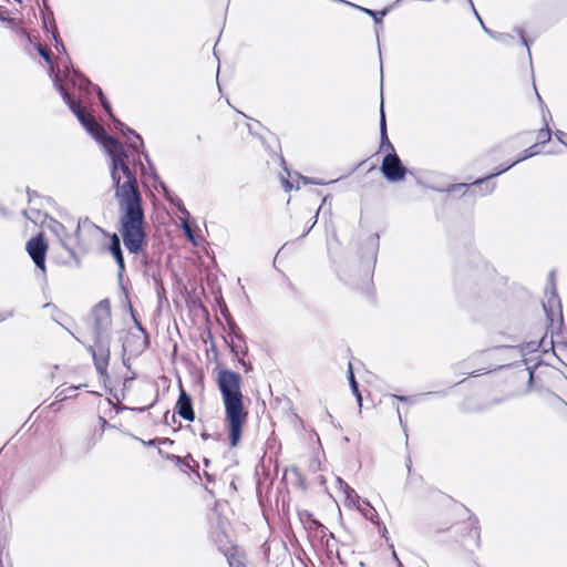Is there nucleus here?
<instances>
[{
  "label": "nucleus",
  "instance_id": "nucleus-43",
  "mask_svg": "<svg viewBox=\"0 0 567 567\" xmlns=\"http://www.w3.org/2000/svg\"><path fill=\"white\" fill-rule=\"evenodd\" d=\"M432 189H437V190H442L441 188L439 187H435V186H430Z\"/></svg>",
  "mask_w": 567,
  "mask_h": 567
},
{
  "label": "nucleus",
  "instance_id": "nucleus-27",
  "mask_svg": "<svg viewBox=\"0 0 567 567\" xmlns=\"http://www.w3.org/2000/svg\"><path fill=\"white\" fill-rule=\"evenodd\" d=\"M131 315H132V318L134 320V323H135V327L143 333H145V330L144 328L142 327L141 322L138 321V319L136 318V315H135V311L133 310V308L131 307Z\"/></svg>",
  "mask_w": 567,
  "mask_h": 567
},
{
  "label": "nucleus",
  "instance_id": "nucleus-15",
  "mask_svg": "<svg viewBox=\"0 0 567 567\" xmlns=\"http://www.w3.org/2000/svg\"><path fill=\"white\" fill-rule=\"evenodd\" d=\"M300 182L305 185L307 184H321L320 182H316L315 179H281V186L286 192H290L291 189L300 188Z\"/></svg>",
  "mask_w": 567,
  "mask_h": 567
},
{
  "label": "nucleus",
  "instance_id": "nucleus-37",
  "mask_svg": "<svg viewBox=\"0 0 567 567\" xmlns=\"http://www.w3.org/2000/svg\"><path fill=\"white\" fill-rule=\"evenodd\" d=\"M518 31H519V35L522 38L523 44L528 47V42H527L526 38L524 37L523 32L520 30H518ZM527 50H529V48H527ZM528 53L530 54V51H528Z\"/></svg>",
  "mask_w": 567,
  "mask_h": 567
},
{
  "label": "nucleus",
  "instance_id": "nucleus-8",
  "mask_svg": "<svg viewBox=\"0 0 567 567\" xmlns=\"http://www.w3.org/2000/svg\"><path fill=\"white\" fill-rule=\"evenodd\" d=\"M47 248L48 246L41 235L30 239L27 244L28 254L32 258L35 266L43 272L45 271Z\"/></svg>",
  "mask_w": 567,
  "mask_h": 567
},
{
  "label": "nucleus",
  "instance_id": "nucleus-32",
  "mask_svg": "<svg viewBox=\"0 0 567 567\" xmlns=\"http://www.w3.org/2000/svg\"><path fill=\"white\" fill-rule=\"evenodd\" d=\"M494 39L496 40H499V41H506L507 39L512 38L509 34H504V33H495L494 32Z\"/></svg>",
  "mask_w": 567,
  "mask_h": 567
},
{
  "label": "nucleus",
  "instance_id": "nucleus-14",
  "mask_svg": "<svg viewBox=\"0 0 567 567\" xmlns=\"http://www.w3.org/2000/svg\"><path fill=\"white\" fill-rule=\"evenodd\" d=\"M336 482L339 489H341L346 495V499L349 502V504L355 505V503L359 502V495L357 492L340 477H337Z\"/></svg>",
  "mask_w": 567,
  "mask_h": 567
},
{
  "label": "nucleus",
  "instance_id": "nucleus-11",
  "mask_svg": "<svg viewBox=\"0 0 567 567\" xmlns=\"http://www.w3.org/2000/svg\"><path fill=\"white\" fill-rule=\"evenodd\" d=\"M176 408L179 416L187 421H194L195 413L193 410L192 399L183 389L181 390Z\"/></svg>",
  "mask_w": 567,
  "mask_h": 567
},
{
  "label": "nucleus",
  "instance_id": "nucleus-41",
  "mask_svg": "<svg viewBox=\"0 0 567 567\" xmlns=\"http://www.w3.org/2000/svg\"><path fill=\"white\" fill-rule=\"evenodd\" d=\"M79 233H80V224H78L76 229H75L76 236L79 235Z\"/></svg>",
  "mask_w": 567,
  "mask_h": 567
},
{
  "label": "nucleus",
  "instance_id": "nucleus-44",
  "mask_svg": "<svg viewBox=\"0 0 567 567\" xmlns=\"http://www.w3.org/2000/svg\"><path fill=\"white\" fill-rule=\"evenodd\" d=\"M563 403L567 406V403L563 401Z\"/></svg>",
  "mask_w": 567,
  "mask_h": 567
},
{
  "label": "nucleus",
  "instance_id": "nucleus-2",
  "mask_svg": "<svg viewBox=\"0 0 567 567\" xmlns=\"http://www.w3.org/2000/svg\"><path fill=\"white\" fill-rule=\"evenodd\" d=\"M216 381L225 405L229 442L235 447L239 443L247 415L244 412V396L240 390L241 377L235 371L219 369Z\"/></svg>",
  "mask_w": 567,
  "mask_h": 567
},
{
  "label": "nucleus",
  "instance_id": "nucleus-36",
  "mask_svg": "<svg viewBox=\"0 0 567 567\" xmlns=\"http://www.w3.org/2000/svg\"><path fill=\"white\" fill-rule=\"evenodd\" d=\"M394 399L400 400L402 402H414L412 398L409 396H401V395H393Z\"/></svg>",
  "mask_w": 567,
  "mask_h": 567
},
{
  "label": "nucleus",
  "instance_id": "nucleus-29",
  "mask_svg": "<svg viewBox=\"0 0 567 567\" xmlns=\"http://www.w3.org/2000/svg\"><path fill=\"white\" fill-rule=\"evenodd\" d=\"M0 21L11 22L12 19L9 17V11L0 8Z\"/></svg>",
  "mask_w": 567,
  "mask_h": 567
},
{
  "label": "nucleus",
  "instance_id": "nucleus-6",
  "mask_svg": "<svg viewBox=\"0 0 567 567\" xmlns=\"http://www.w3.org/2000/svg\"><path fill=\"white\" fill-rule=\"evenodd\" d=\"M93 357L95 369L101 378H107V367L110 361V347L102 338L95 339V347L87 349Z\"/></svg>",
  "mask_w": 567,
  "mask_h": 567
},
{
  "label": "nucleus",
  "instance_id": "nucleus-33",
  "mask_svg": "<svg viewBox=\"0 0 567 567\" xmlns=\"http://www.w3.org/2000/svg\"><path fill=\"white\" fill-rule=\"evenodd\" d=\"M40 54L45 59L47 62H51L50 52L43 48H40Z\"/></svg>",
  "mask_w": 567,
  "mask_h": 567
},
{
  "label": "nucleus",
  "instance_id": "nucleus-22",
  "mask_svg": "<svg viewBox=\"0 0 567 567\" xmlns=\"http://www.w3.org/2000/svg\"><path fill=\"white\" fill-rule=\"evenodd\" d=\"M468 2H470V4H471V7H472V9H473V11H474V13H475V16L477 17V19H478V21H480V23H481V25H482L483 30H484L487 34H489L491 37H494V32H493L492 30H489L487 27H485V24L483 23V21H482L481 17L478 16L477 11H476V10H475V8H474L473 1H472V0H468Z\"/></svg>",
  "mask_w": 567,
  "mask_h": 567
},
{
  "label": "nucleus",
  "instance_id": "nucleus-26",
  "mask_svg": "<svg viewBox=\"0 0 567 567\" xmlns=\"http://www.w3.org/2000/svg\"><path fill=\"white\" fill-rule=\"evenodd\" d=\"M97 95H99V99H100V102L101 104L103 105V107L105 109V111H110L111 106H110V103L106 101L102 90L100 87H97Z\"/></svg>",
  "mask_w": 567,
  "mask_h": 567
},
{
  "label": "nucleus",
  "instance_id": "nucleus-12",
  "mask_svg": "<svg viewBox=\"0 0 567 567\" xmlns=\"http://www.w3.org/2000/svg\"><path fill=\"white\" fill-rule=\"evenodd\" d=\"M110 251L113 255L121 274L124 270V258L121 249L120 237L117 234H113L111 236Z\"/></svg>",
  "mask_w": 567,
  "mask_h": 567
},
{
  "label": "nucleus",
  "instance_id": "nucleus-34",
  "mask_svg": "<svg viewBox=\"0 0 567 567\" xmlns=\"http://www.w3.org/2000/svg\"><path fill=\"white\" fill-rule=\"evenodd\" d=\"M141 144V137L138 135H135V141L131 143V146L136 151Z\"/></svg>",
  "mask_w": 567,
  "mask_h": 567
},
{
  "label": "nucleus",
  "instance_id": "nucleus-25",
  "mask_svg": "<svg viewBox=\"0 0 567 567\" xmlns=\"http://www.w3.org/2000/svg\"><path fill=\"white\" fill-rule=\"evenodd\" d=\"M228 564L229 567H244L243 560L235 555L228 557Z\"/></svg>",
  "mask_w": 567,
  "mask_h": 567
},
{
  "label": "nucleus",
  "instance_id": "nucleus-28",
  "mask_svg": "<svg viewBox=\"0 0 567 567\" xmlns=\"http://www.w3.org/2000/svg\"><path fill=\"white\" fill-rule=\"evenodd\" d=\"M555 136L557 137V140L559 142H561L564 145L567 146V134L566 133H564L563 131H557L555 133Z\"/></svg>",
  "mask_w": 567,
  "mask_h": 567
},
{
  "label": "nucleus",
  "instance_id": "nucleus-21",
  "mask_svg": "<svg viewBox=\"0 0 567 567\" xmlns=\"http://www.w3.org/2000/svg\"><path fill=\"white\" fill-rule=\"evenodd\" d=\"M380 131H381L382 140L386 138V124H385V116H384V112H383V103H381Z\"/></svg>",
  "mask_w": 567,
  "mask_h": 567
},
{
  "label": "nucleus",
  "instance_id": "nucleus-7",
  "mask_svg": "<svg viewBox=\"0 0 567 567\" xmlns=\"http://www.w3.org/2000/svg\"><path fill=\"white\" fill-rule=\"evenodd\" d=\"M95 339L102 338L111 326V309L107 300L100 301L93 310Z\"/></svg>",
  "mask_w": 567,
  "mask_h": 567
},
{
  "label": "nucleus",
  "instance_id": "nucleus-20",
  "mask_svg": "<svg viewBox=\"0 0 567 567\" xmlns=\"http://www.w3.org/2000/svg\"><path fill=\"white\" fill-rule=\"evenodd\" d=\"M357 171H359V173H370L377 171V167L368 162H362L358 165Z\"/></svg>",
  "mask_w": 567,
  "mask_h": 567
},
{
  "label": "nucleus",
  "instance_id": "nucleus-4",
  "mask_svg": "<svg viewBox=\"0 0 567 567\" xmlns=\"http://www.w3.org/2000/svg\"><path fill=\"white\" fill-rule=\"evenodd\" d=\"M61 93L63 95L64 101L71 106L72 111L76 114L78 118L81 121V123L85 126V128L99 141H101L104 145L106 144L107 138H111L105 130L99 125L95 120L86 114L82 109L74 106L71 102V97L69 93H66L61 87Z\"/></svg>",
  "mask_w": 567,
  "mask_h": 567
},
{
  "label": "nucleus",
  "instance_id": "nucleus-38",
  "mask_svg": "<svg viewBox=\"0 0 567 567\" xmlns=\"http://www.w3.org/2000/svg\"><path fill=\"white\" fill-rule=\"evenodd\" d=\"M33 213H35V212L31 209V210H27L24 214L28 219H31L32 221L35 223L37 220L31 217V214H33Z\"/></svg>",
  "mask_w": 567,
  "mask_h": 567
},
{
  "label": "nucleus",
  "instance_id": "nucleus-18",
  "mask_svg": "<svg viewBox=\"0 0 567 567\" xmlns=\"http://www.w3.org/2000/svg\"><path fill=\"white\" fill-rule=\"evenodd\" d=\"M181 226H182V228L184 230V234L187 237V239L196 245V239H195V236H194L193 230L190 228V225L188 223V218H181Z\"/></svg>",
  "mask_w": 567,
  "mask_h": 567
},
{
  "label": "nucleus",
  "instance_id": "nucleus-31",
  "mask_svg": "<svg viewBox=\"0 0 567 567\" xmlns=\"http://www.w3.org/2000/svg\"><path fill=\"white\" fill-rule=\"evenodd\" d=\"M115 127L121 128V131H122L123 133H125V132L133 133V131H132L130 127L125 126V125H124L122 122H120L118 120H116V121H115Z\"/></svg>",
  "mask_w": 567,
  "mask_h": 567
},
{
  "label": "nucleus",
  "instance_id": "nucleus-3",
  "mask_svg": "<svg viewBox=\"0 0 567 567\" xmlns=\"http://www.w3.org/2000/svg\"><path fill=\"white\" fill-rule=\"evenodd\" d=\"M105 150L111 157L112 177H115L118 168H121L125 177H157L147 155H144L146 163L140 158L138 164H134L133 169H131L126 162L127 156L125 155L120 142L114 138H107Z\"/></svg>",
  "mask_w": 567,
  "mask_h": 567
},
{
  "label": "nucleus",
  "instance_id": "nucleus-1",
  "mask_svg": "<svg viewBox=\"0 0 567 567\" xmlns=\"http://www.w3.org/2000/svg\"><path fill=\"white\" fill-rule=\"evenodd\" d=\"M115 198L118 204L120 233L125 248L138 254L146 243L145 216L137 179H116Z\"/></svg>",
  "mask_w": 567,
  "mask_h": 567
},
{
  "label": "nucleus",
  "instance_id": "nucleus-19",
  "mask_svg": "<svg viewBox=\"0 0 567 567\" xmlns=\"http://www.w3.org/2000/svg\"><path fill=\"white\" fill-rule=\"evenodd\" d=\"M169 200L177 207L178 212L182 214V217L181 218H188L189 217V213L188 210L185 208L183 202L179 199V198H169Z\"/></svg>",
  "mask_w": 567,
  "mask_h": 567
},
{
  "label": "nucleus",
  "instance_id": "nucleus-13",
  "mask_svg": "<svg viewBox=\"0 0 567 567\" xmlns=\"http://www.w3.org/2000/svg\"><path fill=\"white\" fill-rule=\"evenodd\" d=\"M48 227L54 233V235L59 238L60 243L65 249H69V235L66 234L65 227L63 224L58 220L50 218L48 221Z\"/></svg>",
  "mask_w": 567,
  "mask_h": 567
},
{
  "label": "nucleus",
  "instance_id": "nucleus-5",
  "mask_svg": "<svg viewBox=\"0 0 567 567\" xmlns=\"http://www.w3.org/2000/svg\"><path fill=\"white\" fill-rule=\"evenodd\" d=\"M495 185L492 183V179H475L471 184H456L446 187L444 190H446L451 196H462L467 192H471L472 194L476 195H485L493 192Z\"/></svg>",
  "mask_w": 567,
  "mask_h": 567
},
{
  "label": "nucleus",
  "instance_id": "nucleus-42",
  "mask_svg": "<svg viewBox=\"0 0 567 567\" xmlns=\"http://www.w3.org/2000/svg\"><path fill=\"white\" fill-rule=\"evenodd\" d=\"M537 99L540 103H543L540 95L537 93Z\"/></svg>",
  "mask_w": 567,
  "mask_h": 567
},
{
  "label": "nucleus",
  "instance_id": "nucleus-30",
  "mask_svg": "<svg viewBox=\"0 0 567 567\" xmlns=\"http://www.w3.org/2000/svg\"><path fill=\"white\" fill-rule=\"evenodd\" d=\"M13 316V311H0V322L6 321L7 319L11 318Z\"/></svg>",
  "mask_w": 567,
  "mask_h": 567
},
{
  "label": "nucleus",
  "instance_id": "nucleus-35",
  "mask_svg": "<svg viewBox=\"0 0 567 567\" xmlns=\"http://www.w3.org/2000/svg\"><path fill=\"white\" fill-rule=\"evenodd\" d=\"M361 10H363L368 14L372 16L374 18L375 22H380L381 21V19H379V17H377V13L374 11L369 10V9H364V8H361Z\"/></svg>",
  "mask_w": 567,
  "mask_h": 567
},
{
  "label": "nucleus",
  "instance_id": "nucleus-24",
  "mask_svg": "<svg viewBox=\"0 0 567 567\" xmlns=\"http://www.w3.org/2000/svg\"><path fill=\"white\" fill-rule=\"evenodd\" d=\"M367 506H369L368 509H362V514L365 518L370 519L371 522H374L375 511L373 507L370 506L368 502H364Z\"/></svg>",
  "mask_w": 567,
  "mask_h": 567
},
{
  "label": "nucleus",
  "instance_id": "nucleus-9",
  "mask_svg": "<svg viewBox=\"0 0 567 567\" xmlns=\"http://www.w3.org/2000/svg\"><path fill=\"white\" fill-rule=\"evenodd\" d=\"M380 171L385 177H404L405 175V169L396 154H388Z\"/></svg>",
  "mask_w": 567,
  "mask_h": 567
},
{
  "label": "nucleus",
  "instance_id": "nucleus-16",
  "mask_svg": "<svg viewBox=\"0 0 567 567\" xmlns=\"http://www.w3.org/2000/svg\"><path fill=\"white\" fill-rule=\"evenodd\" d=\"M348 379H349V383H350L352 393L357 396L359 405H361L362 398L359 392L358 383L355 381L351 363H349V365H348Z\"/></svg>",
  "mask_w": 567,
  "mask_h": 567
},
{
  "label": "nucleus",
  "instance_id": "nucleus-10",
  "mask_svg": "<svg viewBox=\"0 0 567 567\" xmlns=\"http://www.w3.org/2000/svg\"><path fill=\"white\" fill-rule=\"evenodd\" d=\"M542 112H543V120L545 122V128H542L538 131L537 137H536L537 143L525 151L526 154L523 158H527V157H530V156L537 154L538 151H536V148L538 147V144H545L550 140L551 132H550L548 122L546 120V113H549V111L547 109L545 110V107H542Z\"/></svg>",
  "mask_w": 567,
  "mask_h": 567
},
{
  "label": "nucleus",
  "instance_id": "nucleus-17",
  "mask_svg": "<svg viewBox=\"0 0 567 567\" xmlns=\"http://www.w3.org/2000/svg\"><path fill=\"white\" fill-rule=\"evenodd\" d=\"M80 386H68L65 389H61V390H56V393H55V398L59 400V401H63L68 398H71L72 395H74V392L79 389Z\"/></svg>",
  "mask_w": 567,
  "mask_h": 567
},
{
  "label": "nucleus",
  "instance_id": "nucleus-39",
  "mask_svg": "<svg viewBox=\"0 0 567 567\" xmlns=\"http://www.w3.org/2000/svg\"><path fill=\"white\" fill-rule=\"evenodd\" d=\"M396 411H398L399 421H400V423H401V425H402V424H403V422H402V417H401V414H400V410H399V408H396Z\"/></svg>",
  "mask_w": 567,
  "mask_h": 567
},
{
  "label": "nucleus",
  "instance_id": "nucleus-40",
  "mask_svg": "<svg viewBox=\"0 0 567 567\" xmlns=\"http://www.w3.org/2000/svg\"><path fill=\"white\" fill-rule=\"evenodd\" d=\"M501 173H502V172L496 173V174H489V175H487L486 177H489V178L497 177V175H499Z\"/></svg>",
  "mask_w": 567,
  "mask_h": 567
},
{
  "label": "nucleus",
  "instance_id": "nucleus-23",
  "mask_svg": "<svg viewBox=\"0 0 567 567\" xmlns=\"http://www.w3.org/2000/svg\"><path fill=\"white\" fill-rule=\"evenodd\" d=\"M468 2H470V4H471V7H472V9H473V11H474V13H475V16L477 17V19H478V21H480V23H481V25H482L483 30H484L487 34H489L491 37H494V32H493L492 30H489L487 27H485V24L483 23V21H482L481 17L478 16L477 11H476V10H475V8H474L473 1H472V0H468Z\"/></svg>",
  "mask_w": 567,
  "mask_h": 567
}]
</instances>
